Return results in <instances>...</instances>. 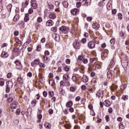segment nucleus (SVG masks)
Here are the masks:
<instances>
[{
    "mask_svg": "<svg viewBox=\"0 0 129 129\" xmlns=\"http://www.w3.org/2000/svg\"><path fill=\"white\" fill-rule=\"evenodd\" d=\"M9 56V53H8V52L3 51L1 54L2 58H8Z\"/></svg>",
    "mask_w": 129,
    "mask_h": 129,
    "instance_id": "nucleus-9",
    "label": "nucleus"
},
{
    "mask_svg": "<svg viewBox=\"0 0 129 129\" xmlns=\"http://www.w3.org/2000/svg\"><path fill=\"white\" fill-rule=\"evenodd\" d=\"M18 82L20 84L23 85L24 84V82H23V79H22V78L21 77H18L17 78Z\"/></svg>",
    "mask_w": 129,
    "mask_h": 129,
    "instance_id": "nucleus-22",
    "label": "nucleus"
},
{
    "mask_svg": "<svg viewBox=\"0 0 129 129\" xmlns=\"http://www.w3.org/2000/svg\"><path fill=\"white\" fill-rule=\"evenodd\" d=\"M45 25L46 27H50L54 25V22H53V21L49 20L46 22Z\"/></svg>",
    "mask_w": 129,
    "mask_h": 129,
    "instance_id": "nucleus-10",
    "label": "nucleus"
},
{
    "mask_svg": "<svg viewBox=\"0 0 129 129\" xmlns=\"http://www.w3.org/2000/svg\"><path fill=\"white\" fill-rule=\"evenodd\" d=\"M96 61H97V58L92 57V58H90V62L91 64H92V63H93V62H94L95 63V62H96Z\"/></svg>",
    "mask_w": 129,
    "mask_h": 129,
    "instance_id": "nucleus-17",
    "label": "nucleus"
},
{
    "mask_svg": "<svg viewBox=\"0 0 129 129\" xmlns=\"http://www.w3.org/2000/svg\"><path fill=\"white\" fill-rule=\"evenodd\" d=\"M12 7H13V6L12 5V4H9L8 6H7V9L8 10H10V12L11 11H12Z\"/></svg>",
    "mask_w": 129,
    "mask_h": 129,
    "instance_id": "nucleus-51",
    "label": "nucleus"
},
{
    "mask_svg": "<svg viewBox=\"0 0 129 129\" xmlns=\"http://www.w3.org/2000/svg\"><path fill=\"white\" fill-rule=\"evenodd\" d=\"M112 75H113V72L112 71H109L107 73V77L109 79L112 78Z\"/></svg>",
    "mask_w": 129,
    "mask_h": 129,
    "instance_id": "nucleus-7",
    "label": "nucleus"
},
{
    "mask_svg": "<svg viewBox=\"0 0 129 129\" xmlns=\"http://www.w3.org/2000/svg\"><path fill=\"white\" fill-rule=\"evenodd\" d=\"M73 106V102L72 101H69L66 103L67 107H72Z\"/></svg>",
    "mask_w": 129,
    "mask_h": 129,
    "instance_id": "nucleus-15",
    "label": "nucleus"
},
{
    "mask_svg": "<svg viewBox=\"0 0 129 129\" xmlns=\"http://www.w3.org/2000/svg\"><path fill=\"white\" fill-rule=\"evenodd\" d=\"M35 29L36 30H38L39 29V27H40V24L38 23H36L35 25Z\"/></svg>",
    "mask_w": 129,
    "mask_h": 129,
    "instance_id": "nucleus-48",
    "label": "nucleus"
},
{
    "mask_svg": "<svg viewBox=\"0 0 129 129\" xmlns=\"http://www.w3.org/2000/svg\"><path fill=\"white\" fill-rule=\"evenodd\" d=\"M53 112H54V110H53V109H49L48 110L49 114H50V115L53 114Z\"/></svg>",
    "mask_w": 129,
    "mask_h": 129,
    "instance_id": "nucleus-42",
    "label": "nucleus"
},
{
    "mask_svg": "<svg viewBox=\"0 0 129 129\" xmlns=\"http://www.w3.org/2000/svg\"><path fill=\"white\" fill-rule=\"evenodd\" d=\"M70 90L72 92H75V91H76V89H75V88H74L73 87H72L70 88Z\"/></svg>",
    "mask_w": 129,
    "mask_h": 129,
    "instance_id": "nucleus-40",
    "label": "nucleus"
},
{
    "mask_svg": "<svg viewBox=\"0 0 129 129\" xmlns=\"http://www.w3.org/2000/svg\"><path fill=\"white\" fill-rule=\"evenodd\" d=\"M71 14L74 16H75L78 14V10L77 9H74L71 10Z\"/></svg>",
    "mask_w": 129,
    "mask_h": 129,
    "instance_id": "nucleus-14",
    "label": "nucleus"
},
{
    "mask_svg": "<svg viewBox=\"0 0 129 129\" xmlns=\"http://www.w3.org/2000/svg\"><path fill=\"white\" fill-rule=\"evenodd\" d=\"M12 78V73H9L7 75V78Z\"/></svg>",
    "mask_w": 129,
    "mask_h": 129,
    "instance_id": "nucleus-62",
    "label": "nucleus"
},
{
    "mask_svg": "<svg viewBox=\"0 0 129 129\" xmlns=\"http://www.w3.org/2000/svg\"><path fill=\"white\" fill-rule=\"evenodd\" d=\"M82 61L84 64H87L88 63V60L86 58H83Z\"/></svg>",
    "mask_w": 129,
    "mask_h": 129,
    "instance_id": "nucleus-45",
    "label": "nucleus"
},
{
    "mask_svg": "<svg viewBox=\"0 0 129 129\" xmlns=\"http://www.w3.org/2000/svg\"><path fill=\"white\" fill-rule=\"evenodd\" d=\"M110 43L111 45H114V44H115V39L112 38L110 40Z\"/></svg>",
    "mask_w": 129,
    "mask_h": 129,
    "instance_id": "nucleus-29",
    "label": "nucleus"
},
{
    "mask_svg": "<svg viewBox=\"0 0 129 129\" xmlns=\"http://www.w3.org/2000/svg\"><path fill=\"white\" fill-rule=\"evenodd\" d=\"M109 66L111 68H112L113 66H114V61H113L112 59L110 62V63L109 64Z\"/></svg>",
    "mask_w": 129,
    "mask_h": 129,
    "instance_id": "nucleus-24",
    "label": "nucleus"
},
{
    "mask_svg": "<svg viewBox=\"0 0 129 129\" xmlns=\"http://www.w3.org/2000/svg\"><path fill=\"white\" fill-rule=\"evenodd\" d=\"M14 124H15V125H18V124H19V120L18 119H16L13 122Z\"/></svg>",
    "mask_w": 129,
    "mask_h": 129,
    "instance_id": "nucleus-43",
    "label": "nucleus"
},
{
    "mask_svg": "<svg viewBox=\"0 0 129 129\" xmlns=\"http://www.w3.org/2000/svg\"><path fill=\"white\" fill-rule=\"evenodd\" d=\"M44 126L46 127V128H50L51 127V124L48 122H46L44 124Z\"/></svg>",
    "mask_w": 129,
    "mask_h": 129,
    "instance_id": "nucleus-28",
    "label": "nucleus"
},
{
    "mask_svg": "<svg viewBox=\"0 0 129 129\" xmlns=\"http://www.w3.org/2000/svg\"><path fill=\"white\" fill-rule=\"evenodd\" d=\"M14 63L16 64V66H20V65H21V62L19 60H16L14 61Z\"/></svg>",
    "mask_w": 129,
    "mask_h": 129,
    "instance_id": "nucleus-37",
    "label": "nucleus"
},
{
    "mask_svg": "<svg viewBox=\"0 0 129 129\" xmlns=\"http://www.w3.org/2000/svg\"><path fill=\"white\" fill-rule=\"evenodd\" d=\"M127 97L128 96L126 95H123L121 99L122 100H127Z\"/></svg>",
    "mask_w": 129,
    "mask_h": 129,
    "instance_id": "nucleus-41",
    "label": "nucleus"
},
{
    "mask_svg": "<svg viewBox=\"0 0 129 129\" xmlns=\"http://www.w3.org/2000/svg\"><path fill=\"white\" fill-rule=\"evenodd\" d=\"M2 19H6L7 18V11L5 10L2 11Z\"/></svg>",
    "mask_w": 129,
    "mask_h": 129,
    "instance_id": "nucleus-16",
    "label": "nucleus"
},
{
    "mask_svg": "<svg viewBox=\"0 0 129 129\" xmlns=\"http://www.w3.org/2000/svg\"><path fill=\"white\" fill-rule=\"evenodd\" d=\"M112 14H113V15H115V14H116V9L112 10Z\"/></svg>",
    "mask_w": 129,
    "mask_h": 129,
    "instance_id": "nucleus-64",
    "label": "nucleus"
},
{
    "mask_svg": "<svg viewBox=\"0 0 129 129\" xmlns=\"http://www.w3.org/2000/svg\"><path fill=\"white\" fill-rule=\"evenodd\" d=\"M92 27L95 30H98L99 29L100 25L97 23H95L92 24Z\"/></svg>",
    "mask_w": 129,
    "mask_h": 129,
    "instance_id": "nucleus-13",
    "label": "nucleus"
},
{
    "mask_svg": "<svg viewBox=\"0 0 129 129\" xmlns=\"http://www.w3.org/2000/svg\"><path fill=\"white\" fill-rule=\"evenodd\" d=\"M80 99H81V97H80V96H77V97L75 98L76 101H79L80 100Z\"/></svg>",
    "mask_w": 129,
    "mask_h": 129,
    "instance_id": "nucleus-60",
    "label": "nucleus"
},
{
    "mask_svg": "<svg viewBox=\"0 0 129 129\" xmlns=\"http://www.w3.org/2000/svg\"><path fill=\"white\" fill-rule=\"evenodd\" d=\"M48 95L49 96H50V97H52L53 95H54V92H53L52 91H49L48 92Z\"/></svg>",
    "mask_w": 129,
    "mask_h": 129,
    "instance_id": "nucleus-47",
    "label": "nucleus"
},
{
    "mask_svg": "<svg viewBox=\"0 0 129 129\" xmlns=\"http://www.w3.org/2000/svg\"><path fill=\"white\" fill-rule=\"evenodd\" d=\"M29 20H30V18L26 17L25 16L24 22H25V23H27V22H28V21H29Z\"/></svg>",
    "mask_w": 129,
    "mask_h": 129,
    "instance_id": "nucleus-57",
    "label": "nucleus"
},
{
    "mask_svg": "<svg viewBox=\"0 0 129 129\" xmlns=\"http://www.w3.org/2000/svg\"><path fill=\"white\" fill-rule=\"evenodd\" d=\"M122 66L123 68H126L128 66V63L127 61L122 63Z\"/></svg>",
    "mask_w": 129,
    "mask_h": 129,
    "instance_id": "nucleus-23",
    "label": "nucleus"
},
{
    "mask_svg": "<svg viewBox=\"0 0 129 129\" xmlns=\"http://www.w3.org/2000/svg\"><path fill=\"white\" fill-rule=\"evenodd\" d=\"M40 64V59H35L33 61L31 62L32 67H34L35 65H39Z\"/></svg>",
    "mask_w": 129,
    "mask_h": 129,
    "instance_id": "nucleus-5",
    "label": "nucleus"
},
{
    "mask_svg": "<svg viewBox=\"0 0 129 129\" xmlns=\"http://www.w3.org/2000/svg\"><path fill=\"white\" fill-rule=\"evenodd\" d=\"M63 68H64V70H65V71H67V72H68V71H69V70H70V69L69 68V67H68L67 66H66V64H63Z\"/></svg>",
    "mask_w": 129,
    "mask_h": 129,
    "instance_id": "nucleus-25",
    "label": "nucleus"
},
{
    "mask_svg": "<svg viewBox=\"0 0 129 129\" xmlns=\"http://www.w3.org/2000/svg\"><path fill=\"white\" fill-rule=\"evenodd\" d=\"M87 41V39L86 38H84L82 39L81 42L83 44H85V43H86Z\"/></svg>",
    "mask_w": 129,
    "mask_h": 129,
    "instance_id": "nucleus-49",
    "label": "nucleus"
},
{
    "mask_svg": "<svg viewBox=\"0 0 129 129\" xmlns=\"http://www.w3.org/2000/svg\"><path fill=\"white\" fill-rule=\"evenodd\" d=\"M73 46L76 50H79L80 49V42L78 40H76L73 43Z\"/></svg>",
    "mask_w": 129,
    "mask_h": 129,
    "instance_id": "nucleus-2",
    "label": "nucleus"
},
{
    "mask_svg": "<svg viewBox=\"0 0 129 129\" xmlns=\"http://www.w3.org/2000/svg\"><path fill=\"white\" fill-rule=\"evenodd\" d=\"M37 21L38 23H42L43 22V19L42 18V17H39L37 18Z\"/></svg>",
    "mask_w": 129,
    "mask_h": 129,
    "instance_id": "nucleus-34",
    "label": "nucleus"
},
{
    "mask_svg": "<svg viewBox=\"0 0 129 129\" xmlns=\"http://www.w3.org/2000/svg\"><path fill=\"white\" fill-rule=\"evenodd\" d=\"M55 40L56 42H58V41L60 40V36H59L58 34L56 35V36L55 37Z\"/></svg>",
    "mask_w": 129,
    "mask_h": 129,
    "instance_id": "nucleus-30",
    "label": "nucleus"
},
{
    "mask_svg": "<svg viewBox=\"0 0 129 129\" xmlns=\"http://www.w3.org/2000/svg\"><path fill=\"white\" fill-rule=\"evenodd\" d=\"M16 113L17 115H19L20 113H21V109L20 108L17 109Z\"/></svg>",
    "mask_w": 129,
    "mask_h": 129,
    "instance_id": "nucleus-46",
    "label": "nucleus"
},
{
    "mask_svg": "<svg viewBox=\"0 0 129 129\" xmlns=\"http://www.w3.org/2000/svg\"><path fill=\"white\" fill-rule=\"evenodd\" d=\"M87 46L89 49H93V48L95 47V42H94L93 41H89Z\"/></svg>",
    "mask_w": 129,
    "mask_h": 129,
    "instance_id": "nucleus-4",
    "label": "nucleus"
},
{
    "mask_svg": "<svg viewBox=\"0 0 129 129\" xmlns=\"http://www.w3.org/2000/svg\"><path fill=\"white\" fill-rule=\"evenodd\" d=\"M102 57H104L105 58V57H107V55H108V50L106 49L102 52L101 53Z\"/></svg>",
    "mask_w": 129,
    "mask_h": 129,
    "instance_id": "nucleus-12",
    "label": "nucleus"
},
{
    "mask_svg": "<svg viewBox=\"0 0 129 129\" xmlns=\"http://www.w3.org/2000/svg\"><path fill=\"white\" fill-rule=\"evenodd\" d=\"M41 45L39 44L37 46V48L36 50L37 51H41Z\"/></svg>",
    "mask_w": 129,
    "mask_h": 129,
    "instance_id": "nucleus-52",
    "label": "nucleus"
},
{
    "mask_svg": "<svg viewBox=\"0 0 129 129\" xmlns=\"http://www.w3.org/2000/svg\"><path fill=\"white\" fill-rule=\"evenodd\" d=\"M107 9L109 10L111 9V5H110V4H109V3H107Z\"/></svg>",
    "mask_w": 129,
    "mask_h": 129,
    "instance_id": "nucleus-53",
    "label": "nucleus"
},
{
    "mask_svg": "<svg viewBox=\"0 0 129 129\" xmlns=\"http://www.w3.org/2000/svg\"><path fill=\"white\" fill-rule=\"evenodd\" d=\"M11 107L12 109H16L17 108V102L11 104Z\"/></svg>",
    "mask_w": 129,
    "mask_h": 129,
    "instance_id": "nucleus-20",
    "label": "nucleus"
},
{
    "mask_svg": "<svg viewBox=\"0 0 129 129\" xmlns=\"http://www.w3.org/2000/svg\"><path fill=\"white\" fill-rule=\"evenodd\" d=\"M43 60H44V63H46V62H49L50 61V59L48 56H44L43 58Z\"/></svg>",
    "mask_w": 129,
    "mask_h": 129,
    "instance_id": "nucleus-21",
    "label": "nucleus"
},
{
    "mask_svg": "<svg viewBox=\"0 0 129 129\" xmlns=\"http://www.w3.org/2000/svg\"><path fill=\"white\" fill-rule=\"evenodd\" d=\"M68 2H67V1H64L62 2V5L64 8H68Z\"/></svg>",
    "mask_w": 129,
    "mask_h": 129,
    "instance_id": "nucleus-26",
    "label": "nucleus"
},
{
    "mask_svg": "<svg viewBox=\"0 0 129 129\" xmlns=\"http://www.w3.org/2000/svg\"><path fill=\"white\" fill-rule=\"evenodd\" d=\"M118 17L119 20H122V14H121V13H118Z\"/></svg>",
    "mask_w": 129,
    "mask_h": 129,
    "instance_id": "nucleus-44",
    "label": "nucleus"
},
{
    "mask_svg": "<svg viewBox=\"0 0 129 129\" xmlns=\"http://www.w3.org/2000/svg\"><path fill=\"white\" fill-rule=\"evenodd\" d=\"M91 5V0H86V6H90Z\"/></svg>",
    "mask_w": 129,
    "mask_h": 129,
    "instance_id": "nucleus-27",
    "label": "nucleus"
},
{
    "mask_svg": "<svg viewBox=\"0 0 129 129\" xmlns=\"http://www.w3.org/2000/svg\"><path fill=\"white\" fill-rule=\"evenodd\" d=\"M64 84H65V85H66V86H68V87L70 86V82L68 81L64 83Z\"/></svg>",
    "mask_w": 129,
    "mask_h": 129,
    "instance_id": "nucleus-55",
    "label": "nucleus"
},
{
    "mask_svg": "<svg viewBox=\"0 0 129 129\" xmlns=\"http://www.w3.org/2000/svg\"><path fill=\"white\" fill-rule=\"evenodd\" d=\"M43 95L44 97H47V95H48V92L46 91H43Z\"/></svg>",
    "mask_w": 129,
    "mask_h": 129,
    "instance_id": "nucleus-50",
    "label": "nucleus"
},
{
    "mask_svg": "<svg viewBox=\"0 0 129 129\" xmlns=\"http://www.w3.org/2000/svg\"><path fill=\"white\" fill-rule=\"evenodd\" d=\"M50 30H51L52 32H57V27H52V28L50 29Z\"/></svg>",
    "mask_w": 129,
    "mask_h": 129,
    "instance_id": "nucleus-33",
    "label": "nucleus"
},
{
    "mask_svg": "<svg viewBox=\"0 0 129 129\" xmlns=\"http://www.w3.org/2000/svg\"><path fill=\"white\" fill-rule=\"evenodd\" d=\"M119 129H124V125L121 122L119 124Z\"/></svg>",
    "mask_w": 129,
    "mask_h": 129,
    "instance_id": "nucleus-32",
    "label": "nucleus"
},
{
    "mask_svg": "<svg viewBox=\"0 0 129 129\" xmlns=\"http://www.w3.org/2000/svg\"><path fill=\"white\" fill-rule=\"evenodd\" d=\"M5 85V82L3 81V79L0 78V86H4Z\"/></svg>",
    "mask_w": 129,
    "mask_h": 129,
    "instance_id": "nucleus-35",
    "label": "nucleus"
},
{
    "mask_svg": "<svg viewBox=\"0 0 129 129\" xmlns=\"http://www.w3.org/2000/svg\"><path fill=\"white\" fill-rule=\"evenodd\" d=\"M69 30V27L66 26H61L59 28V31H60V34L63 33L64 34H67L68 33V30Z\"/></svg>",
    "mask_w": 129,
    "mask_h": 129,
    "instance_id": "nucleus-3",
    "label": "nucleus"
},
{
    "mask_svg": "<svg viewBox=\"0 0 129 129\" xmlns=\"http://www.w3.org/2000/svg\"><path fill=\"white\" fill-rule=\"evenodd\" d=\"M72 80L74 82H76V81H77V77H76V76H73L72 78Z\"/></svg>",
    "mask_w": 129,
    "mask_h": 129,
    "instance_id": "nucleus-31",
    "label": "nucleus"
},
{
    "mask_svg": "<svg viewBox=\"0 0 129 129\" xmlns=\"http://www.w3.org/2000/svg\"><path fill=\"white\" fill-rule=\"evenodd\" d=\"M69 111H70V112H74V108L72 107H70Z\"/></svg>",
    "mask_w": 129,
    "mask_h": 129,
    "instance_id": "nucleus-61",
    "label": "nucleus"
},
{
    "mask_svg": "<svg viewBox=\"0 0 129 129\" xmlns=\"http://www.w3.org/2000/svg\"><path fill=\"white\" fill-rule=\"evenodd\" d=\"M31 104L33 106H35L36 105V100H33L31 102Z\"/></svg>",
    "mask_w": 129,
    "mask_h": 129,
    "instance_id": "nucleus-54",
    "label": "nucleus"
},
{
    "mask_svg": "<svg viewBox=\"0 0 129 129\" xmlns=\"http://www.w3.org/2000/svg\"><path fill=\"white\" fill-rule=\"evenodd\" d=\"M86 0H83L82 3H81V4L82 6H86Z\"/></svg>",
    "mask_w": 129,
    "mask_h": 129,
    "instance_id": "nucleus-58",
    "label": "nucleus"
},
{
    "mask_svg": "<svg viewBox=\"0 0 129 129\" xmlns=\"http://www.w3.org/2000/svg\"><path fill=\"white\" fill-rule=\"evenodd\" d=\"M14 86V83L13 82L9 81L6 83V91L7 93H10L11 88H13Z\"/></svg>",
    "mask_w": 129,
    "mask_h": 129,
    "instance_id": "nucleus-1",
    "label": "nucleus"
},
{
    "mask_svg": "<svg viewBox=\"0 0 129 129\" xmlns=\"http://www.w3.org/2000/svg\"><path fill=\"white\" fill-rule=\"evenodd\" d=\"M39 66L40 68H45V67H46V64H45V63H39Z\"/></svg>",
    "mask_w": 129,
    "mask_h": 129,
    "instance_id": "nucleus-36",
    "label": "nucleus"
},
{
    "mask_svg": "<svg viewBox=\"0 0 129 129\" xmlns=\"http://www.w3.org/2000/svg\"><path fill=\"white\" fill-rule=\"evenodd\" d=\"M96 96L99 98L100 96L102 98L103 97V91L99 90V91L97 93Z\"/></svg>",
    "mask_w": 129,
    "mask_h": 129,
    "instance_id": "nucleus-8",
    "label": "nucleus"
},
{
    "mask_svg": "<svg viewBox=\"0 0 129 129\" xmlns=\"http://www.w3.org/2000/svg\"><path fill=\"white\" fill-rule=\"evenodd\" d=\"M49 19H52L53 20L56 19V15H55L54 13H51L49 15Z\"/></svg>",
    "mask_w": 129,
    "mask_h": 129,
    "instance_id": "nucleus-19",
    "label": "nucleus"
},
{
    "mask_svg": "<svg viewBox=\"0 0 129 129\" xmlns=\"http://www.w3.org/2000/svg\"><path fill=\"white\" fill-rule=\"evenodd\" d=\"M64 127H66V128L70 129L71 128V125H70V124H65Z\"/></svg>",
    "mask_w": 129,
    "mask_h": 129,
    "instance_id": "nucleus-39",
    "label": "nucleus"
},
{
    "mask_svg": "<svg viewBox=\"0 0 129 129\" xmlns=\"http://www.w3.org/2000/svg\"><path fill=\"white\" fill-rule=\"evenodd\" d=\"M110 104V101H109V100H106L104 101V105H105V106H107V107H108V106H109Z\"/></svg>",
    "mask_w": 129,
    "mask_h": 129,
    "instance_id": "nucleus-18",
    "label": "nucleus"
},
{
    "mask_svg": "<svg viewBox=\"0 0 129 129\" xmlns=\"http://www.w3.org/2000/svg\"><path fill=\"white\" fill-rule=\"evenodd\" d=\"M81 2H79L77 3V8H80V7H81Z\"/></svg>",
    "mask_w": 129,
    "mask_h": 129,
    "instance_id": "nucleus-59",
    "label": "nucleus"
},
{
    "mask_svg": "<svg viewBox=\"0 0 129 129\" xmlns=\"http://www.w3.org/2000/svg\"><path fill=\"white\" fill-rule=\"evenodd\" d=\"M14 35L15 36V37L19 36V32L18 31H15L14 32Z\"/></svg>",
    "mask_w": 129,
    "mask_h": 129,
    "instance_id": "nucleus-63",
    "label": "nucleus"
},
{
    "mask_svg": "<svg viewBox=\"0 0 129 129\" xmlns=\"http://www.w3.org/2000/svg\"><path fill=\"white\" fill-rule=\"evenodd\" d=\"M126 87H127L126 85H123V84H122V85L121 86V90H124V89H125V88H126Z\"/></svg>",
    "mask_w": 129,
    "mask_h": 129,
    "instance_id": "nucleus-38",
    "label": "nucleus"
},
{
    "mask_svg": "<svg viewBox=\"0 0 129 129\" xmlns=\"http://www.w3.org/2000/svg\"><path fill=\"white\" fill-rule=\"evenodd\" d=\"M71 62V61L70 60V59L69 58H67L66 60V64H70V62Z\"/></svg>",
    "mask_w": 129,
    "mask_h": 129,
    "instance_id": "nucleus-56",
    "label": "nucleus"
},
{
    "mask_svg": "<svg viewBox=\"0 0 129 129\" xmlns=\"http://www.w3.org/2000/svg\"><path fill=\"white\" fill-rule=\"evenodd\" d=\"M88 77L86 75H84L82 77V81L84 83H87L88 82Z\"/></svg>",
    "mask_w": 129,
    "mask_h": 129,
    "instance_id": "nucleus-6",
    "label": "nucleus"
},
{
    "mask_svg": "<svg viewBox=\"0 0 129 129\" xmlns=\"http://www.w3.org/2000/svg\"><path fill=\"white\" fill-rule=\"evenodd\" d=\"M31 5L32 7H33V8H35V9H36L38 6L37 5V1L31 0Z\"/></svg>",
    "mask_w": 129,
    "mask_h": 129,
    "instance_id": "nucleus-11",
    "label": "nucleus"
}]
</instances>
